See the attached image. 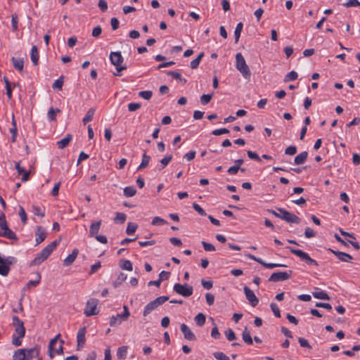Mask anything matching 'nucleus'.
I'll list each match as a JSON object with an SVG mask.
<instances>
[{
	"label": "nucleus",
	"mask_w": 360,
	"mask_h": 360,
	"mask_svg": "<svg viewBox=\"0 0 360 360\" xmlns=\"http://www.w3.org/2000/svg\"><path fill=\"white\" fill-rule=\"evenodd\" d=\"M13 326L15 328V333L12 335V344L15 347L22 345V338L25 335V328L24 322L21 321L17 316L12 317Z\"/></svg>",
	"instance_id": "1"
},
{
	"label": "nucleus",
	"mask_w": 360,
	"mask_h": 360,
	"mask_svg": "<svg viewBox=\"0 0 360 360\" xmlns=\"http://www.w3.org/2000/svg\"><path fill=\"white\" fill-rule=\"evenodd\" d=\"M60 240H54L45 247L30 262V266L38 265L46 260L56 249Z\"/></svg>",
	"instance_id": "2"
},
{
	"label": "nucleus",
	"mask_w": 360,
	"mask_h": 360,
	"mask_svg": "<svg viewBox=\"0 0 360 360\" xmlns=\"http://www.w3.org/2000/svg\"><path fill=\"white\" fill-rule=\"evenodd\" d=\"M236 68L242 74L245 79H249L251 72L249 67L246 64L245 60L241 53L236 55Z\"/></svg>",
	"instance_id": "3"
},
{
	"label": "nucleus",
	"mask_w": 360,
	"mask_h": 360,
	"mask_svg": "<svg viewBox=\"0 0 360 360\" xmlns=\"http://www.w3.org/2000/svg\"><path fill=\"white\" fill-rule=\"evenodd\" d=\"M110 60L113 65L115 66L117 73H114L115 76H120V72L127 69L126 65H122L124 58L120 51L111 52L110 54Z\"/></svg>",
	"instance_id": "4"
},
{
	"label": "nucleus",
	"mask_w": 360,
	"mask_h": 360,
	"mask_svg": "<svg viewBox=\"0 0 360 360\" xmlns=\"http://www.w3.org/2000/svg\"><path fill=\"white\" fill-rule=\"evenodd\" d=\"M169 297L167 296H160L155 298L154 300L150 302L144 308L143 315L144 316L150 314L153 310L157 309L159 306L167 301Z\"/></svg>",
	"instance_id": "5"
},
{
	"label": "nucleus",
	"mask_w": 360,
	"mask_h": 360,
	"mask_svg": "<svg viewBox=\"0 0 360 360\" xmlns=\"http://www.w3.org/2000/svg\"><path fill=\"white\" fill-rule=\"evenodd\" d=\"M276 209L279 212L282 213V215H281V219L285 221L286 222L294 224H299L300 222V218H299L295 214H292L283 208L277 207Z\"/></svg>",
	"instance_id": "6"
},
{
	"label": "nucleus",
	"mask_w": 360,
	"mask_h": 360,
	"mask_svg": "<svg viewBox=\"0 0 360 360\" xmlns=\"http://www.w3.org/2000/svg\"><path fill=\"white\" fill-rule=\"evenodd\" d=\"M289 250L292 254L299 257L302 261L305 262L307 264H313L315 266H318V263L314 259H311L309 257V255L307 253L304 252V251L298 249H294L292 248H289Z\"/></svg>",
	"instance_id": "7"
},
{
	"label": "nucleus",
	"mask_w": 360,
	"mask_h": 360,
	"mask_svg": "<svg viewBox=\"0 0 360 360\" xmlns=\"http://www.w3.org/2000/svg\"><path fill=\"white\" fill-rule=\"evenodd\" d=\"M174 290L184 297H189L193 294V289L192 286H190L186 283L184 285L176 283L174 285Z\"/></svg>",
	"instance_id": "8"
},
{
	"label": "nucleus",
	"mask_w": 360,
	"mask_h": 360,
	"mask_svg": "<svg viewBox=\"0 0 360 360\" xmlns=\"http://www.w3.org/2000/svg\"><path fill=\"white\" fill-rule=\"evenodd\" d=\"M22 349H25L26 360H31L34 358L39 356L40 354L41 347L37 345L32 348H23Z\"/></svg>",
	"instance_id": "9"
},
{
	"label": "nucleus",
	"mask_w": 360,
	"mask_h": 360,
	"mask_svg": "<svg viewBox=\"0 0 360 360\" xmlns=\"http://www.w3.org/2000/svg\"><path fill=\"white\" fill-rule=\"evenodd\" d=\"M290 276L291 274L287 271H277L271 274L269 281L272 282L283 281L288 279Z\"/></svg>",
	"instance_id": "10"
},
{
	"label": "nucleus",
	"mask_w": 360,
	"mask_h": 360,
	"mask_svg": "<svg viewBox=\"0 0 360 360\" xmlns=\"http://www.w3.org/2000/svg\"><path fill=\"white\" fill-rule=\"evenodd\" d=\"M244 292L246 297V299L250 302V304L255 307L259 303V299L256 297L254 292L250 290L248 286H245L243 288Z\"/></svg>",
	"instance_id": "11"
},
{
	"label": "nucleus",
	"mask_w": 360,
	"mask_h": 360,
	"mask_svg": "<svg viewBox=\"0 0 360 360\" xmlns=\"http://www.w3.org/2000/svg\"><path fill=\"white\" fill-rule=\"evenodd\" d=\"M41 280V275L39 271L36 273V279L30 280L29 282L27 283L26 285L22 289V295L20 298V301L23 299V297L25 296V292L26 290H30L31 288L36 287L39 285Z\"/></svg>",
	"instance_id": "12"
},
{
	"label": "nucleus",
	"mask_w": 360,
	"mask_h": 360,
	"mask_svg": "<svg viewBox=\"0 0 360 360\" xmlns=\"http://www.w3.org/2000/svg\"><path fill=\"white\" fill-rule=\"evenodd\" d=\"M86 333V328L85 326L81 328L77 335V350H80L84 347V345L86 342L85 335Z\"/></svg>",
	"instance_id": "13"
},
{
	"label": "nucleus",
	"mask_w": 360,
	"mask_h": 360,
	"mask_svg": "<svg viewBox=\"0 0 360 360\" xmlns=\"http://www.w3.org/2000/svg\"><path fill=\"white\" fill-rule=\"evenodd\" d=\"M248 257L261 264L266 269H273L275 267H287V265L278 264V263H266L262 261L261 258L256 257L254 255H248Z\"/></svg>",
	"instance_id": "14"
},
{
	"label": "nucleus",
	"mask_w": 360,
	"mask_h": 360,
	"mask_svg": "<svg viewBox=\"0 0 360 360\" xmlns=\"http://www.w3.org/2000/svg\"><path fill=\"white\" fill-rule=\"evenodd\" d=\"M47 234L42 226H37V231L35 233V242L36 245L41 243L46 238Z\"/></svg>",
	"instance_id": "15"
},
{
	"label": "nucleus",
	"mask_w": 360,
	"mask_h": 360,
	"mask_svg": "<svg viewBox=\"0 0 360 360\" xmlns=\"http://www.w3.org/2000/svg\"><path fill=\"white\" fill-rule=\"evenodd\" d=\"M181 331L184 334V338L191 340V341H195L196 340V337L194 335V333L190 330L188 326L185 324L182 323L181 325Z\"/></svg>",
	"instance_id": "16"
},
{
	"label": "nucleus",
	"mask_w": 360,
	"mask_h": 360,
	"mask_svg": "<svg viewBox=\"0 0 360 360\" xmlns=\"http://www.w3.org/2000/svg\"><path fill=\"white\" fill-rule=\"evenodd\" d=\"M79 254V250L77 248H75L72 253L70 254L64 260H63V264L65 266H70L71 265L77 258V255Z\"/></svg>",
	"instance_id": "17"
},
{
	"label": "nucleus",
	"mask_w": 360,
	"mask_h": 360,
	"mask_svg": "<svg viewBox=\"0 0 360 360\" xmlns=\"http://www.w3.org/2000/svg\"><path fill=\"white\" fill-rule=\"evenodd\" d=\"M331 251L340 261L349 262V260L352 259V257L347 253L340 251Z\"/></svg>",
	"instance_id": "18"
},
{
	"label": "nucleus",
	"mask_w": 360,
	"mask_h": 360,
	"mask_svg": "<svg viewBox=\"0 0 360 360\" xmlns=\"http://www.w3.org/2000/svg\"><path fill=\"white\" fill-rule=\"evenodd\" d=\"M123 321H126V319H124V317H122L121 314L116 316H112L110 320V325L112 327H116L120 325Z\"/></svg>",
	"instance_id": "19"
},
{
	"label": "nucleus",
	"mask_w": 360,
	"mask_h": 360,
	"mask_svg": "<svg viewBox=\"0 0 360 360\" xmlns=\"http://www.w3.org/2000/svg\"><path fill=\"white\" fill-rule=\"evenodd\" d=\"M72 139V136L71 134H67L63 139L60 141H58L57 145L58 148L63 149L65 148L69 143Z\"/></svg>",
	"instance_id": "20"
},
{
	"label": "nucleus",
	"mask_w": 360,
	"mask_h": 360,
	"mask_svg": "<svg viewBox=\"0 0 360 360\" xmlns=\"http://www.w3.org/2000/svg\"><path fill=\"white\" fill-rule=\"evenodd\" d=\"M60 336V334H58L54 338L51 339L49 344V350L48 354L51 359L54 358V353L53 352V345H56L58 342V339Z\"/></svg>",
	"instance_id": "21"
},
{
	"label": "nucleus",
	"mask_w": 360,
	"mask_h": 360,
	"mask_svg": "<svg viewBox=\"0 0 360 360\" xmlns=\"http://www.w3.org/2000/svg\"><path fill=\"white\" fill-rule=\"evenodd\" d=\"M308 156V153L307 151H303L301 153L298 154L294 160V162L295 165H302L305 162Z\"/></svg>",
	"instance_id": "22"
},
{
	"label": "nucleus",
	"mask_w": 360,
	"mask_h": 360,
	"mask_svg": "<svg viewBox=\"0 0 360 360\" xmlns=\"http://www.w3.org/2000/svg\"><path fill=\"white\" fill-rule=\"evenodd\" d=\"M11 61L13 67L18 70V71H22L24 68V60L22 58H16L15 57H12Z\"/></svg>",
	"instance_id": "23"
},
{
	"label": "nucleus",
	"mask_w": 360,
	"mask_h": 360,
	"mask_svg": "<svg viewBox=\"0 0 360 360\" xmlns=\"http://www.w3.org/2000/svg\"><path fill=\"white\" fill-rule=\"evenodd\" d=\"M313 296L316 299L323 300H330L329 295L325 292L324 291L319 290L317 289L316 291L312 292Z\"/></svg>",
	"instance_id": "24"
},
{
	"label": "nucleus",
	"mask_w": 360,
	"mask_h": 360,
	"mask_svg": "<svg viewBox=\"0 0 360 360\" xmlns=\"http://www.w3.org/2000/svg\"><path fill=\"white\" fill-rule=\"evenodd\" d=\"M31 60L34 65H37L39 61V53L37 46H33L31 49Z\"/></svg>",
	"instance_id": "25"
},
{
	"label": "nucleus",
	"mask_w": 360,
	"mask_h": 360,
	"mask_svg": "<svg viewBox=\"0 0 360 360\" xmlns=\"http://www.w3.org/2000/svg\"><path fill=\"white\" fill-rule=\"evenodd\" d=\"M60 110L51 107L47 113V117L50 121H55L57 113H59Z\"/></svg>",
	"instance_id": "26"
},
{
	"label": "nucleus",
	"mask_w": 360,
	"mask_h": 360,
	"mask_svg": "<svg viewBox=\"0 0 360 360\" xmlns=\"http://www.w3.org/2000/svg\"><path fill=\"white\" fill-rule=\"evenodd\" d=\"M13 360H26L25 349H20L14 352Z\"/></svg>",
	"instance_id": "27"
},
{
	"label": "nucleus",
	"mask_w": 360,
	"mask_h": 360,
	"mask_svg": "<svg viewBox=\"0 0 360 360\" xmlns=\"http://www.w3.org/2000/svg\"><path fill=\"white\" fill-rule=\"evenodd\" d=\"M127 347L122 346L117 351V357L119 359H125L127 358Z\"/></svg>",
	"instance_id": "28"
},
{
	"label": "nucleus",
	"mask_w": 360,
	"mask_h": 360,
	"mask_svg": "<svg viewBox=\"0 0 360 360\" xmlns=\"http://www.w3.org/2000/svg\"><path fill=\"white\" fill-rule=\"evenodd\" d=\"M242 338L245 343L248 345H252V339L250 335V332L248 330L247 328H245L243 331Z\"/></svg>",
	"instance_id": "29"
},
{
	"label": "nucleus",
	"mask_w": 360,
	"mask_h": 360,
	"mask_svg": "<svg viewBox=\"0 0 360 360\" xmlns=\"http://www.w3.org/2000/svg\"><path fill=\"white\" fill-rule=\"evenodd\" d=\"M150 160V156L148 155L146 153H144L143 154L142 160H141L140 165L138 167V169H144L146 167H148Z\"/></svg>",
	"instance_id": "30"
},
{
	"label": "nucleus",
	"mask_w": 360,
	"mask_h": 360,
	"mask_svg": "<svg viewBox=\"0 0 360 360\" xmlns=\"http://www.w3.org/2000/svg\"><path fill=\"white\" fill-rule=\"evenodd\" d=\"M194 320L198 326H202L206 321L205 315L202 313L198 314L195 318Z\"/></svg>",
	"instance_id": "31"
},
{
	"label": "nucleus",
	"mask_w": 360,
	"mask_h": 360,
	"mask_svg": "<svg viewBox=\"0 0 360 360\" xmlns=\"http://www.w3.org/2000/svg\"><path fill=\"white\" fill-rule=\"evenodd\" d=\"M120 267L122 270H132L133 266L132 264L129 260L127 259H122L120 262Z\"/></svg>",
	"instance_id": "32"
},
{
	"label": "nucleus",
	"mask_w": 360,
	"mask_h": 360,
	"mask_svg": "<svg viewBox=\"0 0 360 360\" xmlns=\"http://www.w3.org/2000/svg\"><path fill=\"white\" fill-rule=\"evenodd\" d=\"M127 216L124 213L117 212L116 216L114 219V222L115 224H124L126 221Z\"/></svg>",
	"instance_id": "33"
},
{
	"label": "nucleus",
	"mask_w": 360,
	"mask_h": 360,
	"mask_svg": "<svg viewBox=\"0 0 360 360\" xmlns=\"http://www.w3.org/2000/svg\"><path fill=\"white\" fill-rule=\"evenodd\" d=\"M4 237L12 240H18L16 234L10 229H8L6 231H3Z\"/></svg>",
	"instance_id": "34"
},
{
	"label": "nucleus",
	"mask_w": 360,
	"mask_h": 360,
	"mask_svg": "<svg viewBox=\"0 0 360 360\" xmlns=\"http://www.w3.org/2000/svg\"><path fill=\"white\" fill-rule=\"evenodd\" d=\"M203 56H204V53H203V52H201V53L198 56V57H197L196 58L193 59V60L191 62V68L192 69H196V68L198 67V65H199V64H200V61H201L202 58H203Z\"/></svg>",
	"instance_id": "35"
},
{
	"label": "nucleus",
	"mask_w": 360,
	"mask_h": 360,
	"mask_svg": "<svg viewBox=\"0 0 360 360\" xmlns=\"http://www.w3.org/2000/svg\"><path fill=\"white\" fill-rule=\"evenodd\" d=\"M243 27V24L242 22H239L237 24L236 27L234 31V36H235V43H238L240 33L242 32Z\"/></svg>",
	"instance_id": "36"
},
{
	"label": "nucleus",
	"mask_w": 360,
	"mask_h": 360,
	"mask_svg": "<svg viewBox=\"0 0 360 360\" xmlns=\"http://www.w3.org/2000/svg\"><path fill=\"white\" fill-rule=\"evenodd\" d=\"M168 75L172 76L175 79H179L183 84H186L187 80L184 78H181V75L179 72L176 71H169L167 72Z\"/></svg>",
	"instance_id": "37"
},
{
	"label": "nucleus",
	"mask_w": 360,
	"mask_h": 360,
	"mask_svg": "<svg viewBox=\"0 0 360 360\" xmlns=\"http://www.w3.org/2000/svg\"><path fill=\"white\" fill-rule=\"evenodd\" d=\"M136 193V188L134 186H127L124 188V195L126 197H132Z\"/></svg>",
	"instance_id": "38"
},
{
	"label": "nucleus",
	"mask_w": 360,
	"mask_h": 360,
	"mask_svg": "<svg viewBox=\"0 0 360 360\" xmlns=\"http://www.w3.org/2000/svg\"><path fill=\"white\" fill-rule=\"evenodd\" d=\"M297 77H298L297 73L295 71L292 70V71L288 72L285 76L284 82H290V81H294V80L297 79Z\"/></svg>",
	"instance_id": "39"
},
{
	"label": "nucleus",
	"mask_w": 360,
	"mask_h": 360,
	"mask_svg": "<svg viewBox=\"0 0 360 360\" xmlns=\"http://www.w3.org/2000/svg\"><path fill=\"white\" fill-rule=\"evenodd\" d=\"M213 94H203L200 96V103L202 105H207L209 103L212 98Z\"/></svg>",
	"instance_id": "40"
},
{
	"label": "nucleus",
	"mask_w": 360,
	"mask_h": 360,
	"mask_svg": "<svg viewBox=\"0 0 360 360\" xmlns=\"http://www.w3.org/2000/svg\"><path fill=\"white\" fill-rule=\"evenodd\" d=\"M167 221L165 220L164 219H162L160 217H155L152 220V225L153 226H158V225H164L166 224Z\"/></svg>",
	"instance_id": "41"
},
{
	"label": "nucleus",
	"mask_w": 360,
	"mask_h": 360,
	"mask_svg": "<svg viewBox=\"0 0 360 360\" xmlns=\"http://www.w3.org/2000/svg\"><path fill=\"white\" fill-rule=\"evenodd\" d=\"M19 216L23 224H25L27 221V214L22 206L19 207Z\"/></svg>",
	"instance_id": "42"
},
{
	"label": "nucleus",
	"mask_w": 360,
	"mask_h": 360,
	"mask_svg": "<svg viewBox=\"0 0 360 360\" xmlns=\"http://www.w3.org/2000/svg\"><path fill=\"white\" fill-rule=\"evenodd\" d=\"M4 82H5V84H6L7 96H8V99H11L12 98V89H11V84L6 77H4Z\"/></svg>",
	"instance_id": "43"
},
{
	"label": "nucleus",
	"mask_w": 360,
	"mask_h": 360,
	"mask_svg": "<svg viewBox=\"0 0 360 360\" xmlns=\"http://www.w3.org/2000/svg\"><path fill=\"white\" fill-rule=\"evenodd\" d=\"M172 160V155H167V156H165V158H163L160 160V163L162 164V167L160 168L159 169L161 170V169H164L171 162Z\"/></svg>",
	"instance_id": "44"
},
{
	"label": "nucleus",
	"mask_w": 360,
	"mask_h": 360,
	"mask_svg": "<svg viewBox=\"0 0 360 360\" xmlns=\"http://www.w3.org/2000/svg\"><path fill=\"white\" fill-rule=\"evenodd\" d=\"M342 6L347 8L360 6V2L358 0H349L346 3L342 4Z\"/></svg>",
	"instance_id": "45"
},
{
	"label": "nucleus",
	"mask_w": 360,
	"mask_h": 360,
	"mask_svg": "<svg viewBox=\"0 0 360 360\" xmlns=\"http://www.w3.org/2000/svg\"><path fill=\"white\" fill-rule=\"evenodd\" d=\"M139 96L145 100H149L153 96V92L149 90L141 91L139 92Z\"/></svg>",
	"instance_id": "46"
},
{
	"label": "nucleus",
	"mask_w": 360,
	"mask_h": 360,
	"mask_svg": "<svg viewBox=\"0 0 360 360\" xmlns=\"http://www.w3.org/2000/svg\"><path fill=\"white\" fill-rule=\"evenodd\" d=\"M32 212L34 215L39 216L41 217H44V212L41 210V208L37 205H32Z\"/></svg>",
	"instance_id": "47"
},
{
	"label": "nucleus",
	"mask_w": 360,
	"mask_h": 360,
	"mask_svg": "<svg viewBox=\"0 0 360 360\" xmlns=\"http://www.w3.org/2000/svg\"><path fill=\"white\" fill-rule=\"evenodd\" d=\"M213 355L217 360H230L229 357L221 352H216Z\"/></svg>",
	"instance_id": "48"
},
{
	"label": "nucleus",
	"mask_w": 360,
	"mask_h": 360,
	"mask_svg": "<svg viewBox=\"0 0 360 360\" xmlns=\"http://www.w3.org/2000/svg\"><path fill=\"white\" fill-rule=\"evenodd\" d=\"M136 229H137V225L129 222L127 225L126 233L128 235L133 234L136 231Z\"/></svg>",
	"instance_id": "49"
},
{
	"label": "nucleus",
	"mask_w": 360,
	"mask_h": 360,
	"mask_svg": "<svg viewBox=\"0 0 360 360\" xmlns=\"http://www.w3.org/2000/svg\"><path fill=\"white\" fill-rule=\"evenodd\" d=\"M270 307H271V309L274 316L278 318H280L281 317V311H280V309L278 307V305L275 303H271Z\"/></svg>",
	"instance_id": "50"
},
{
	"label": "nucleus",
	"mask_w": 360,
	"mask_h": 360,
	"mask_svg": "<svg viewBox=\"0 0 360 360\" xmlns=\"http://www.w3.org/2000/svg\"><path fill=\"white\" fill-rule=\"evenodd\" d=\"M225 335H226V338L228 339V340H229V341H233L236 339L235 333L231 328H229L225 331Z\"/></svg>",
	"instance_id": "51"
},
{
	"label": "nucleus",
	"mask_w": 360,
	"mask_h": 360,
	"mask_svg": "<svg viewBox=\"0 0 360 360\" xmlns=\"http://www.w3.org/2000/svg\"><path fill=\"white\" fill-rule=\"evenodd\" d=\"M229 130L226 128L217 129H214L212 131V134H213L214 136H219V135H221L224 134H229Z\"/></svg>",
	"instance_id": "52"
},
{
	"label": "nucleus",
	"mask_w": 360,
	"mask_h": 360,
	"mask_svg": "<svg viewBox=\"0 0 360 360\" xmlns=\"http://www.w3.org/2000/svg\"><path fill=\"white\" fill-rule=\"evenodd\" d=\"M101 225V221L96 223H91V236H94L98 232Z\"/></svg>",
	"instance_id": "53"
},
{
	"label": "nucleus",
	"mask_w": 360,
	"mask_h": 360,
	"mask_svg": "<svg viewBox=\"0 0 360 360\" xmlns=\"http://www.w3.org/2000/svg\"><path fill=\"white\" fill-rule=\"evenodd\" d=\"M193 207L200 215H201V216L206 215L205 211L198 204H197L195 202L193 203Z\"/></svg>",
	"instance_id": "54"
},
{
	"label": "nucleus",
	"mask_w": 360,
	"mask_h": 360,
	"mask_svg": "<svg viewBox=\"0 0 360 360\" xmlns=\"http://www.w3.org/2000/svg\"><path fill=\"white\" fill-rule=\"evenodd\" d=\"M247 155H248V158L252 159V160H255L258 161V162L261 161V158L257 155V153H255V152H253V151H251V150H248L247 152Z\"/></svg>",
	"instance_id": "55"
},
{
	"label": "nucleus",
	"mask_w": 360,
	"mask_h": 360,
	"mask_svg": "<svg viewBox=\"0 0 360 360\" xmlns=\"http://www.w3.org/2000/svg\"><path fill=\"white\" fill-rule=\"evenodd\" d=\"M98 300H91V316L96 315L99 313L97 309Z\"/></svg>",
	"instance_id": "56"
},
{
	"label": "nucleus",
	"mask_w": 360,
	"mask_h": 360,
	"mask_svg": "<svg viewBox=\"0 0 360 360\" xmlns=\"http://www.w3.org/2000/svg\"><path fill=\"white\" fill-rule=\"evenodd\" d=\"M297 153V148L295 146H290L285 148V154L293 155Z\"/></svg>",
	"instance_id": "57"
},
{
	"label": "nucleus",
	"mask_w": 360,
	"mask_h": 360,
	"mask_svg": "<svg viewBox=\"0 0 360 360\" xmlns=\"http://www.w3.org/2000/svg\"><path fill=\"white\" fill-rule=\"evenodd\" d=\"M304 235L306 238H310L316 236V232L312 229L307 227L305 229Z\"/></svg>",
	"instance_id": "58"
},
{
	"label": "nucleus",
	"mask_w": 360,
	"mask_h": 360,
	"mask_svg": "<svg viewBox=\"0 0 360 360\" xmlns=\"http://www.w3.org/2000/svg\"><path fill=\"white\" fill-rule=\"evenodd\" d=\"M201 283H202V285L203 286L204 288L207 289V290H210L212 288V285H213V283L211 280H205V279H202L201 280Z\"/></svg>",
	"instance_id": "59"
},
{
	"label": "nucleus",
	"mask_w": 360,
	"mask_h": 360,
	"mask_svg": "<svg viewBox=\"0 0 360 360\" xmlns=\"http://www.w3.org/2000/svg\"><path fill=\"white\" fill-rule=\"evenodd\" d=\"M298 342H299L300 346L302 347H307V348H309V349L311 348V346L310 345V344L309 343L307 340H306V339H304L303 338H298Z\"/></svg>",
	"instance_id": "60"
},
{
	"label": "nucleus",
	"mask_w": 360,
	"mask_h": 360,
	"mask_svg": "<svg viewBox=\"0 0 360 360\" xmlns=\"http://www.w3.org/2000/svg\"><path fill=\"white\" fill-rule=\"evenodd\" d=\"M98 6L102 12H105L108 9V4L105 0H99Z\"/></svg>",
	"instance_id": "61"
},
{
	"label": "nucleus",
	"mask_w": 360,
	"mask_h": 360,
	"mask_svg": "<svg viewBox=\"0 0 360 360\" xmlns=\"http://www.w3.org/2000/svg\"><path fill=\"white\" fill-rule=\"evenodd\" d=\"M202 245L205 251H214L215 250L214 246L211 243L202 241Z\"/></svg>",
	"instance_id": "62"
},
{
	"label": "nucleus",
	"mask_w": 360,
	"mask_h": 360,
	"mask_svg": "<svg viewBox=\"0 0 360 360\" xmlns=\"http://www.w3.org/2000/svg\"><path fill=\"white\" fill-rule=\"evenodd\" d=\"M141 108V104L137 103H130L128 105V110L130 112L136 111Z\"/></svg>",
	"instance_id": "63"
},
{
	"label": "nucleus",
	"mask_w": 360,
	"mask_h": 360,
	"mask_svg": "<svg viewBox=\"0 0 360 360\" xmlns=\"http://www.w3.org/2000/svg\"><path fill=\"white\" fill-rule=\"evenodd\" d=\"M102 32V28L101 26H96L94 27L91 32V35L94 37H98Z\"/></svg>",
	"instance_id": "64"
}]
</instances>
